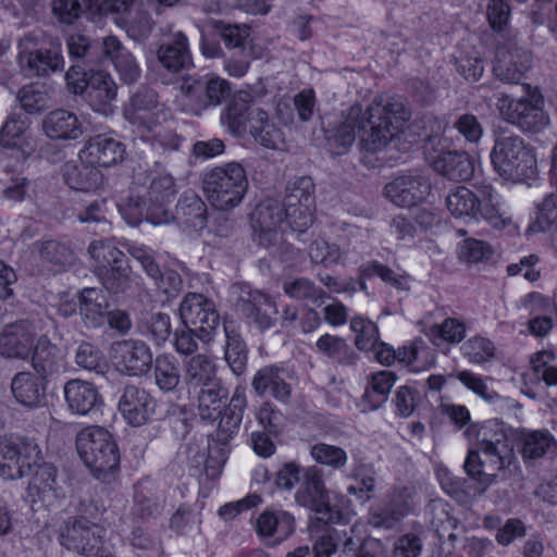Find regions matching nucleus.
<instances>
[{"label": "nucleus", "mask_w": 557, "mask_h": 557, "mask_svg": "<svg viewBox=\"0 0 557 557\" xmlns=\"http://www.w3.org/2000/svg\"><path fill=\"white\" fill-rule=\"evenodd\" d=\"M88 251L92 258L102 259L94 273L109 294H126L133 288L136 276L122 250L103 242H94Z\"/></svg>", "instance_id": "nucleus-8"}, {"label": "nucleus", "mask_w": 557, "mask_h": 557, "mask_svg": "<svg viewBox=\"0 0 557 557\" xmlns=\"http://www.w3.org/2000/svg\"><path fill=\"white\" fill-rule=\"evenodd\" d=\"M490 158L493 170L505 181L524 183L536 176L537 162L533 148L519 135L497 134Z\"/></svg>", "instance_id": "nucleus-4"}, {"label": "nucleus", "mask_w": 557, "mask_h": 557, "mask_svg": "<svg viewBox=\"0 0 557 557\" xmlns=\"http://www.w3.org/2000/svg\"><path fill=\"white\" fill-rule=\"evenodd\" d=\"M65 81L73 94L85 97L98 112H106L107 107L116 97V85L103 71L73 64L65 73Z\"/></svg>", "instance_id": "nucleus-10"}, {"label": "nucleus", "mask_w": 557, "mask_h": 557, "mask_svg": "<svg viewBox=\"0 0 557 557\" xmlns=\"http://www.w3.org/2000/svg\"><path fill=\"white\" fill-rule=\"evenodd\" d=\"M498 205V195L491 185L481 186L478 193L457 186L446 197V207L453 215L482 218L493 227L503 228L506 221Z\"/></svg>", "instance_id": "nucleus-7"}, {"label": "nucleus", "mask_w": 557, "mask_h": 557, "mask_svg": "<svg viewBox=\"0 0 557 557\" xmlns=\"http://www.w3.org/2000/svg\"><path fill=\"white\" fill-rule=\"evenodd\" d=\"M154 381L163 392H173L181 382V369L171 355H159L154 360Z\"/></svg>", "instance_id": "nucleus-51"}, {"label": "nucleus", "mask_w": 557, "mask_h": 557, "mask_svg": "<svg viewBox=\"0 0 557 557\" xmlns=\"http://www.w3.org/2000/svg\"><path fill=\"white\" fill-rule=\"evenodd\" d=\"M284 293L296 300L321 305L325 292L307 277L288 278L283 282Z\"/></svg>", "instance_id": "nucleus-52"}, {"label": "nucleus", "mask_w": 557, "mask_h": 557, "mask_svg": "<svg viewBox=\"0 0 557 557\" xmlns=\"http://www.w3.org/2000/svg\"><path fill=\"white\" fill-rule=\"evenodd\" d=\"M157 58L163 69L177 74L193 66V58L189 51L186 35L178 30L168 36L157 50Z\"/></svg>", "instance_id": "nucleus-24"}, {"label": "nucleus", "mask_w": 557, "mask_h": 557, "mask_svg": "<svg viewBox=\"0 0 557 557\" xmlns=\"http://www.w3.org/2000/svg\"><path fill=\"white\" fill-rule=\"evenodd\" d=\"M350 329L356 333L355 344L360 350H372L379 344V330L375 323L362 317L350 321Z\"/></svg>", "instance_id": "nucleus-60"}, {"label": "nucleus", "mask_w": 557, "mask_h": 557, "mask_svg": "<svg viewBox=\"0 0 557 557\" xmlns=\"http://www.w3.org/2000/svg\"><path fill=\"white\" fill-rule=\"evenodd\" d=\"M375 474L372 465L363 462L356 463L351 471V478L356 481V484L347 487L348 494H360L361 496L364 495V500L371 499L375 490Z\"/></svg>", "instance_id": "nucleus-56"}, {"label": "nucleus", "mask_w": 557, "mask_h": 557, "mask_svg": "<svg viewBox=\"0 0 557 557\" xmlns=\"http://www.w3.org/2000/svg\"><path fill=\"white\" fill-rule=\"evenodd\" d=\"M42 131L52 140H76L85 132L77 115L65 109L50 111L42 119Z\"/></svg>", "instance_id": "nucleus-27"}, {"label": "nucleus", "mask_w": 557, "mask_h": 557, "mask_svg": "<svg viewBox=\"0 0 557 557\" xmlns=\"http://www.w3.org/2000/svg\"><path fill=\"white\" fill-rule=\"evenodd\" d=\"M476 437L478 449L468 451L463 469L478 483L475 492L484 494L497 482V471H504L513 462V443L504 424L497 420L484 422L479 428Z\"/></svg>", "instance_id": "nucleus-3"}, {"label": "nucleus", "mask_w": 557, "mask_h": 557, "mask_svg": "<svg viewBox=\"0 0 557 557\" xmlns=\"http://www.w3.org/2000/svg\"><path fill=\"white\" fill-rule=\"evenodd\" d=\"M40 260L44 263L51 264L59 270L65 269L74 262V252L66 245L49 239L35 244Z\"/></svg>", "instance_id": "nucleus-53"}, {"label": "nucleus", "mask_w": 557, "mask_h": 557, "mask_svg": "<svg viewBox=\"0 0 557 557\" xmlns=\"http://www.w3.org/2000/svg\"><path fill=\"white\" fill-rule=\"evenodd\" d=\"M76 449L96 479L106 484L116 480L120 453L110 432L100 426H89L76 436Z\"/></svg>", "instance_id": "nucleus-5"}, {"label": "nucleus", "mask_w": 557, "mask_h": 557, "mask_svg": "<svg viewBox=\"0 0 557 557\" xmlns=\"http://www.w3.org/2000/svg\"><path fill=\"white\" fill-rule=\"evenodd\" d=\"M284 211L288 227L302 233L313 222L315 208L314 183L309 176H301L286 186Z\"/></svg>", "instance_id": "nucleus-13"}, {"label": "nucleus", "mask_w": 557, "mask_h": 557, "mask_svg": "<svg viewBox=\"0 0 557 557\" xmlns=\"http://www.w3.org/2000/svg\"><path fill=\"white\" fill-rule=\"evenodd\" d=\"M138 332L160 346L172 334L171 317L164 312H152L137 322Z\"/></svg>", "instance_id": "nucleus-48"}, {"label": "nucleus", "mask_w": 557, "mask_h": 557, "mask_svg": "<svg viewBox=\"0 0 557 557\" xmlns=\"http://www.w3.org/2000/svg\"><path fill=\"white\" fill-rule=\"evenodd\" d=\"M36 330L29 320H17L0 332V355L9 359L25 360L36 345Z\"/></svg>", "instance_id": "nucleus-21"}, {"label": "nucleus", "mask_w": 557, "mask_h": 557, "mask_svg": "<svg viewBox=\"0 0 557 557\" xmlns=\"http://www.w3.org/2000/svg\"><path fill=\"white\" fill-rule=\"evenodd\" d=\"M244 165L237 161L227 162L206 172L202 189L209 202L218 210L237 207L248 189Z\"/></svg>", "instance_id": "nucleus-6"}, {"label": "nucleus", "mask_w": 557, "mask_h": 557, "mask_svg": "<svg viewBox=\"0 0 557 557\" xmlns=\"http://www.w3.org/2000/svg\"><path fill=\"white\" fill-rule=\"evenodd\" d=\"M104 59H109L125 84H134L140 77V67L135 57L124 48L115 36L104 38Z\"/></svg>", "instance_id": "nucleus-32"}, {"label": "nucleus", "mask_w": 557, "mask_h": 557, "mask_svg": "<svg viewBox=\"0 0 557 557\" xmlns=\"http://www.w3.org/2000/svg\"><path fill=\"white\" fill-rule=\"evenodd\" d=\"M39 455L38 445L29 438L13 435L0 438V456L4 460L0 463V476L17 480L30 475L25 499L51 505L63 498L65 492L58 484L57 468L48 462L39 463Z\"/></svg>", "instance_id": "nucleus-2"}, {"label": "nucleus", "mask_w": 557, "mask_h": 557, "mask_svg": "<svg viewBox=\"0 0 557 557\" xmlns=\"http://www.w3.org/2000/svg\"><path fill=\"white\" fill-rule=\"evenodd\" d=\"M256 529L261 536L275 535L276 539L272 543V545H275L294 532L295 520L287 511H265L257 519Z\"/></svg>", "instance_id": "nucleus-43"}, {"label": "nucleus", "mask_w": 557, "mask_h": 557, "mask_svg": "<svg viewBox=\"0 0 557 557\" xmlns=\"http://www.w3.org/2000/svg\"><path fill=\"white\" fill-rule=\"evenodd\" d=\"M218 380L215 364L206 355L191 357L185 366L184 381L189 394Z\"/></svg>", "instance_id": "nucleus-42"}, {"label": "nucleus", "mask_w": 557, "mask_h": 557, "mask_svg": "<svg viewBox=\"0 0 557 557\" xmlns=\"http://www.w3.org/2000/svg\"><path fill=\"white\" fill-rule=\"evenodd\" d=\"M63 393L72 413L87 416L103 405L98 388L90 382L72 379L64 384Z\"/></svg>", "instance_id": "nucleus-26"}, {"label": "nucleus", "mask_w": 557, "mask_h": 557, "mask_svg": "<svg viewBox=\"0 0 557 557\" xmlns=\"http://www.w3.org/2000/svg\"><path fill=\"white\" fill-rule=\"evenodd\" d=\"M63 178L66 185L74 190L90 191L102 183L99 169L87 162H67L63 166Z\"/></svg>", "instance_id": "nucleus-40"}, {"label": "nucleus", "mask_w": 557, "mask_h": 557, "mask_svg": "<svg viewBox=\"0 0 557 557\" xmlns=\"http://www.w3.org/2000/svg\"><path fill=\"white\" fill-rule=\"evenodd\" d=\"M531 230L548 233L553 240H557V198L554 195L546 196L537 206V216Z\"/></svg>", "instance_id": "nucleus-54"}, {"label": "nucleus", "mask_w": 557, "mask_h": 557, "mask_svg": "<svg viewBox=\"0 0 557 557\" xmlns=\"http://www.w3.org/2000/svg\"><path fill=\"white\" fill-rule=\"evenodd\" d=\"M123 27L131 39L143 44L150 37L154 22L147 11L138 10L123 22Z\"/></svg>", "instance_id": "nucleus-58"}, {"label": "nucleus", "mask_w": 557, "mask_h": 557, "mask_svg": "<svg viewBox=\"0 0 557 557\" xmlns=\"http://www.w3.org/2000/svg\"><path fill=\"white\" fill-rule=\"evenodd\" d=\"M438 174L450 181H468L474 173V161L466 151H441L431 162Z\"/></svg>", "instance_id": "nucleus-30"}, {"label": "nucleus", "mask_w": 557, "mask_h": 557, "mask_svg": "<svg viewBox=\"0 0 557 557\" xmlns=\"http://www.w3.org/2000/svg\"><path fill=\"white\" fill-rule=\"evenodd\" d=\"M430 191V180L420 171L399 175L384 187L386 198L403 208H411L423 202Z\"/></svg>", "instance_id": "nucleus-19"}, {"label": "nucleus", "mask_w": 557, "mask_h": 557, "mask_svg": "<svg viewBox=\"0 0 557 557\" xmlns=\"http://www.w3.org/2000/svg\"><path fill=\"white\" fill-rule=\"evenodd\" d=\"M410 117V110L398 98L375 97L366 111L355 103L341 121L323 128L326 148L332 154H344L357 136L361 148L369 152L380 151L388 145L399 148L397 141Z\"/></svg>", "instance_id": "nucleus-1"}, {"label": "nucleus", "mask_w": 557, "mask_h": 557, "mask_svg": "<svg viewBox=\"0 0 557 557\" xmlns=\"http://www.w3.org/2000/svg\"><path fill=\"white\" fill-rule=\"evenodd\" d=\"M232 294L235 311L248 325H252L261 333L275 326L278 309L269 294L246 284H234Z\"/></svg>", "instance_id": "nucleus-11"}, {"label": "nucleus", "mask_w": 557, "mask_h": 557, "mask_svg": "<svg viewBox=\"0 0 557 557\" xmlns=\"http://www.w3.org/2000/svg\"><path fill=\"white\" fill-rule=\"evenodd\" d=\"M198 400V411L202 420L215 421L225 409V403L228 398V389L218 380L206 385L196 392H193Z\"/></svg>", "instance_id": "nucleus-37"}, {"label": "nucleus", "mask_w": 557, "mask_h": 557, "mask_svg": "<svg viewBox=\"0 0 557 557\" xmlns=\"http://www.w3.org/2000/svg\"><path fill=\"white\" fill-rule=\"evenodd\" d=\"M531 53L516 42L497 47L493 73L496 78L508 84H518L531 69Z\"/></svg>", "instance_id": "nucleus-20"}, {"label": "nucleus", "mask_w": 557, "mask_h": 557, "mask_svg": "<svg viewBox=\"0 0 557 557\" xmlns=\"http://www.w3.org/2000/svg\"><path fill=\"white\" fill-rule=\"evenodd\" d=\"M297 505L318 513L320 519L334 521L338 512L333 510L330 503V491L324 482V470L318 465L305 468L295 495Z\"/></svg>", "instance_id": "nucleus-14"}, {"label": "nucleus", "mask_w": 557, "mask_h": 557, "mask_svg": "<svg viewBox=\"0 0 557 557\" xmlns=\"http://www.w3.org/2000/svg\"><path fill=\"white\" fill-rule=\"evenodd\" d=\"M208 221L207 206L194 193L184 194L175 206L174 222L185 233L201 231Z\"/></svg>", "instance_id": "nucleus-29"}, {"label": "nucleus", "mask_w": 557, "mask_h": 557, "mask_svg": "<svg viewBox=\"0 0 557 557\" xmlns=\"http://www.w3.org/2000/svg\"><path fill=\"white\" fill-rule=\"evenodd\" d=\"M408 513V504L399 496L372 506L368 513V523L376 529L393 530Z\"/></svg>", "instance_id": "nucleus-38"}, {"label": "nucleus", "mask_w": 557, "mask_h": 557, "mask_svg": "<svg viewBox=\"0 0 557 557\" xmlns=\"http://www.w3.org/2000/svg\"><path fill=\"white\" fill-rule=\"evenodd\" d=\"M21 107L29 114L39 113L49 107V96L42 86L29 84L17 92Z\"/></svg>", "instance_id": "nucleus-61"}, {"label": "nucleus", "mask_w": 557, "mask_h": 557, "mask_svg": "<svg viewBox=\"0 0 557 557\" xmlns=\"http://www.w3.org/2000/svg\"><path fill=\"white\" fill-rule=\"evenodd\" d=\"M246 407L247 398L245 387L238 385L235 387L224 412L219 417L220 422L218 424L216 438L221 444H227L239 431Z\"/></svg>", "instance_id": "nucleus-31"}, {"label": "nucleus", "mask_w": 557, "mask_h": 557, "mask_svg": "<svg viewBox=\"0 0 557 557\" xmlns=\"http://www.w3.org/2000/svg\"><path fill=\"white\" fill-rule=\"evenodd\" d=\"M119 410L129 425L145 424L154 411L150 394L136 385H126L119 400Z\"/></svg>", "instance_id": "nucleus-25"}, {"label": "nucleus", "mask_w": 557, "mask_h": 557, "mask_svg": "<svg viewBox=\"0 0 557 557\" xmlns=\"http://www.w3.org/2000/svg\"><path fill=\"white\" fill-rule=\"evenodd\" d=\"M125 146L108 134H99L87 140L79 151V160L99 168H109L123 161Z\"/></svg>", "instance_id": "nucleus-22"}, {"label": "nucleus", "mask_w": 557, "mask_h": 557, "mask_svg": "<svg viewBox=\"0 0 557 557\" xmlns=\"http://www.w3.org/2000/svg\"><path fill=\"white\" fill-rule=\"evenodd\" d=\"M557 451V441L548 431H532L521 438L520 453L525 461L542 458Z\"/></svg>", "instance_id": "nucleus-47"}, {"label": "nucleus", "mask_w": 557, "mask_h": 557, "mask_svg": "<svg viewBox=\"0 0 557 557\" xmlns=\"http://www.w3.org/2000/svg\"><path fill=\"white\" fill-rule=\"evenodd\" d=\"M249 133L253 139L268 149H282L285 145L284 134L276 124L270 120L269 114L256 108L249 119Z\"/></svg>", "instance_id": "nucleus-35"}, {"label": "nucleus", "mask_w": 557, "mask_h": 557, "mask_svg": "<svg viewBox=\"0 0 557 557\" xmlns=\"http://www.w3.org/2000/svg\"><path fill=\"white\" fill-rule=\"evenodd\" d=\"M246 97L247 95L245 94L235 95L221 114L222 123L226 125L232 133L240 134L246 131L247 124L249 125L251 111L255 108L249 107Z\"/></svg>", "instance_id": "nucleus-49"}, {"label": "nucleus", "mask_w": 557, "mask_h": 557, "mask_svg": "<svg viewBox=\"0 0 557 557\" xmlns=\"http://www.w3.org/2000/svg\"><path fill=\"white\" fill-rule=\"evenodd\" d=\"M33 40V36H25L18 42L17 61L22 70L29 76L36 77H49L54 73L63 72L65 61L61 42L53 39L39 47H30Z\"/></svg>", "instance_id": "nucleus-12"}, {"label": "nucleus", "mask_w": 557, "mask_h": 557, "mask_svg": "<svg viewBox=\"0 0 557 557\" xmlns=\"http://www.w3.org/2000/svg\"><path fill=\"white\" fill-rule=\"evenodd\" d=\"M125 119L143 131H154L159 124L168 121L171 111L159 100L156 90L141 87L129 99L124 109Z\"/></svg>", "instance_id": "nucleus-16"}, {"label": "nucleus", "mask_w": 557, "mask_h": 557, "mask_svg": "<svg viewBox=\"0 0 557 557\" xmlns=\"http://www.w3.org/2000/svg\"><path fill=\"white\" fill-rule=\"evenodd\" d=\"M28 128V117L11 113L0 128V146L9 149L22 147L26 143Z\"/></svg>", "instance_id": "nucleus-50"}, {"label": "nucleus", "mask_w": 557, "mask_h": 557, "mask_svg": "<svg viewBox=\"0 0 557 557\" xmlns=\"http://www.w3.org/2000/svg\"><path fill=\"white\" fill-rule=\"evenodd\" d=\"M180 318L184 326L197 330V337L209 342L220 324V315L212 300L198 293H188L183 298Z\"/></svg>", "instance_id": "nucleus-15"}, {"label": "nucleus", "mask_w": 557, "mask_h": 557, "mask_svg": "<svg viewBox=\"0 0 557 557\" xmlns=\"http://www.w3.org/2000/svg\"><path fill=\"white\" fill-rule=\"evenodd\" d=\"M309 454L315 463L334 470L344 468L348 461L347 453L342 447L322 442L311 445Z\"/></svg>", "instance_id": "nucleus-55"}, {"label": "nucleus", "mask_w": 557, "mask_h": 557, "mask_svg": "<svg viewBox=\"0 0 557 557\" xmlns=\"http://www.w3.org/2000/svg\"><path fill=\"white\" fill-rule=\"evenodd\" d=\"M496 108L504 121L518 127L522 133L539 134L549 125V115L544 110V99L536 92L520 98L500 95Z\"/></svg>", "instance_id": "nucleus-9"}, {"label": "nucleus", "mask_w": 557, "mask_h": 557, "mask_svg": "<svg viewBox=\"0 0 557 557\" xmlns=\"http://www.w3.org/2000/svg\"><path fill=\"white\" fill-rule=\"evenodd\" d=\"M75 363L85 370L103 373L107 362L102 351L92 343L81 342L75 351Z\"/></svg>", "instance_id": "nucleus-59"}, {"label": "nucleus", "mask_w": 557, "mask_h": 557, "mask_svg": "<svg viewBox=\"0 0 557 557\" xmlns=\"http://www.w3.org/2000/svg\"><path fill=\"white\" fill-rule=\"evenodd\" d=\"M79 314L88 329H97L106 323L107 304L101 289L87 287L79 293Z\"/></svg>", "instance_id": "nucleus-39"}, {"label": "nucleus", "mask_w": 557, "mask_h": 557, "mask_svg": "<svg viewBox=\"0 0 557 557\" xmlns=\"http://www.w3.org/2000/svg\"><path fill=\"white\" fill-rule=\"evenodd\" d=\"M397 376L394 372L383 370L368 376L367 387L362 396L364 409L376 410L386 403Z\"/></svg>", "instance_id": "nucleus-41"}, {"label": "nucleus", "mask_w": 557, "mask_h": 557, "mask_svg": "<svg viewBox=\"0 0 557 557\" xmlns=\"http://www.w3.org/2000/svg\"><path fill=\"white\" fill-rule=\"evenodd\" d=\"M331 522L320 517L310 522L309 533L313 542V557H331L337 550V530L330 525Z\"/></svg>", "instance_id": "nucleus-45"}, {"label": "nucleus", "mask_w": 557, "mask_h": 557, "mask_svg": "<svg viewBox=\"0 0 557 557\" xmlns=\"http://www.w3.org/2000/svg\"><path fill=\"white\" fill-rule=\"evenodd\" d=\"M104 529L84 516L70 517L59 528L60 544L79 555L91 556L102 543Z\"/></svg>", "instance_id": "nucleus-17"}, {"label": "nucleus", "mask_w": 557, "mask_h": 557, "mask_svg": "<svg viewBox=\"0 0 557 557\" xmlns=\"http://www.w3.org/2000/svg\"><path fill=\"white\" fill-rule=\"evenodd\" d=\"M251 386L257 395L270 393L275 399L286 403L292 393L290 385L285 380L283 369L275 366H265L257 371Z\"/></svg>", "instance_id": "nucleus-34"}, {"label": "nucleus", "mask_w": 557, "mask_h": 557, "mask_svg": "<svg viewBox=\"0 0 557 557\" xmlns=\"http://www.w3.org/2000/svg\"><path fill=\"white\" fill-rule=\"evenodd\" d=\"M443 490L454 499L460 503H467L471 497L479 495L475 490L478 483L473 486V493H470V482L465 478L455 476L448 470H442L437 473Z\"/></svg>", "instance_id": "nucleus-57"}, {"label": "nucleus", "mask_w": 557, "mask_h": 557, "mask_svg": "<svg viewBox=\"0 0 557 557\" xmlns=\"http://www.w3.org/2000/svg\"><path fill=\"white\" fill-rule=\"evenodd\" d=\"M32 366L41 380L48 382L64 370V358L57 345L41 335L32 350Z\"/></svg>", "instance_id": "nucleus-28"}, {"label": "nucleus", "mask_w": 557, "mask_h": 557, "mask_svg": "<svg viewBox=\"0 0 557 557\" xmlns=\"http://www.w3.org/2000/svg\"><path fill=\"white\" fill-rule=\"evenodd\" d=\"M157 289L168 298L176 297L184 287V281L181 274L173 269H157L156 274L149 276Z\"/></svg>", "instance_id": "nucleus-63"}, {"label": "nucleus", "mask_w": 557, "mask_h": 557, "mask_svg": "<svg viewBox=\"0 0 557 557\" xmlns=\"http://www.w3.org/2000/svg\"><path fill=\"white\" fill-rule=\"evenodd\" d=\"M200 91V107L219 106L232 95V88L226 79L218 76L207 77L203 82L186 87V94L191 96Z\"/></svg>", "instance_id": "nucleus-44"}, {"label": "nucleus", "mask_w": 557, "mask_h": 557, "mask_svg": "<svg viewBox=\"0 0 557 557\" xmlns=\"http://www.w3.org/2000/svg\"><path fill=\"white\" fill-rule=\"evenodd\" d=\"M429 335L436 345L437 339L458 344L466 337V325L458 319L447 318L441 324L430 326Z\"/></svg>", "instance_id": "nucleus-62"}, {"label": "nucleus", "mask_w": 557, "mask_h": 557, "mask_svg": "<svg viewBox=\"0 0 557 557\" xmlns=\"http://www.w3.org/2000/svg\"><path fill=\"white\" fill-rule=\"evenodd\" d=\"M226 337L224 358L236 375H242L247 368L248 349L242 335L234 329L224 324Z\"/></svg>", "instance_id": "nucleus-46"}, {"label": "nucleus", "mask_w": 557, "mask_h": 557, "mask_svg": "<svg viewBox=\"0 0 557 557\" xmlns=\"http://www.w3.org/2000/svg\"><path fill=\"white\" fill-rule=\"evenodd\" d=\"M45 380L30 372L16 373L11 382V391L21 405L28 408H36L45 404L46 385Z\"/></svg>", "instance_id": "nucleus-33"}, {"label": "nucleus", "mask_w": 557, "mask_h": 557, "mask_svg": "<svg viewBox=\"0 0 557 557\" xmlns=\"http://www.w3.org/2000/svg\"><path fill=\"white\" fill-rule=\"evenodd\" d=\"M250 221L259 245L265 248L277 246L282 240V224L288 226L284 205L275 199L260 202L251 213Z\"/></svg>", "instance_id": "nucleus-18"}, {"label": "nucleus", "mask_w": 557, "mask_h": 557, "mask_svg": "<svg viewBox=\"0 0 557 557\" xmlns=\"http://www.w3.org/2000/svg\"><path fill=\"white\" fill-rule=\"evenodd\" d=\"M70 58L82 67H92L104 59V39L92 40L82 34H73L66 39Z\"/></svg>", "instance_id": "nucleus-36"}, {"label": "nucleus", "mask_w": 557, "mask_h": 557, "mask_svg": "<svg viewBox=\"0 0 557 557\" xmlns=\"http://www.w3.org/2000/svg\"><path fill=\"white\" fill-rule=\"evenodd\" d=\"M147 201L148 197L131 194L119 203V211L129 225L137 226L146 219Z\"/></svg>", "instance_id": "nucleus-64"}, {"label": "nucleus", "mask_w": 557, "mask_h": 557, "mask_svg": "<svg viewBox=\"0 0 557 557\" xmlns=\"http://www.w3.org/2000/svg\"><path fill=\"white\" fill-rule=\"evenodd\" d=\"M115 359L128 375L146 374L152 363V352L147 343L139 339H124L114 347Z\"/></svg>", "instance_id": "nucleus-23"}]
</instances>
